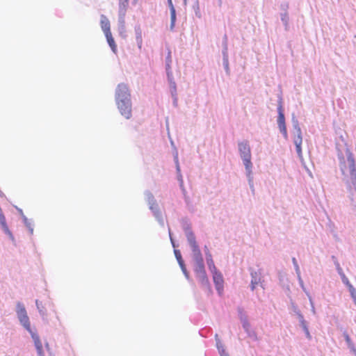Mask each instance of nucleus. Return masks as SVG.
I'll list each match as a JSON object with an SVG mask.
<instances>
[{"label": "nucleus", "instance_id": "obj_6", "mask_svg": "<svg viewBox=\"0 0 356 356\" xmlns=\"http://www.w3.org/2000/svg\"><path fill=\"white\" fill-rule=\"evenodd\" d=\"M146 201L149 205V209L153 213L155 218L161 226H164V220L162 217V214L159 211V205L157 204L154 195L149 192L146 191L145 193Z\"/></svg>", "mask_w": 356, "mask_h": 356}, {"label": "nucleus", "instance_id": "obj_9", "mask_svg": "<svg viewBox=\"0 0 356 356\" xmlns=\"http://www.w3.org/2000/svg\"><path fill=\"white\" fill-rule=\"evenodd\" d=\"M222 64L227 74H229L230 70L229 67V56H228V46H227V36L225 35L222 39Z\"/></svg>", "mask_w": 356, "mask_h": 356}, {"label": "nucleus", "instance_id": "obj_2", "mask_svg": "<svg viewBox=\"0 0 356 356\" xmlns=\"http://www.w3.org/2000/svg\"><path fill=\"white\" fill-rule=\"evenodd\" d=\"M337 157L342 181L350 195L353 196L356 194V163L353 154L345 145L337 147Z\"/></svg>", "mask_w": 356, "mask_h": 356}, {"label": "nucleus", "instance_id": "obj_7", "mask_svg": "<svg viewBox=\"0 0 356 356\" xmlns=\"http://www.w3.org/2000/svg\"><path fill=\"white\" fill-rule=\"evenodd\" d=\"M277 124L278 129L280 133L282 134L284 139H288V132L286 129V125L285 122V116L284 113L282 99H280L278 102L277 105Z\"/></svg>", "mask_w": 356, "mask_h": 356}, {"label": "nucleus", "instance_id": "obj_21", "mask_svg": "<svg viewBox=\"0 0 356 356\" xmlns=\"http://www.w3.org/2000/svg\"><path fill=\"white\" fill-rule=\"evenodd\" d=\"M281 21L283 23L285 30L289 29V17L288 15L287 12H284L280 14Z\"/></svg>", "mask_w": 356, "mask_h": 356}, {"label": "nucleus", "instance_id": "obj_3", "mask_svg": "<svg viewBox=\"0 0 356 356\" xmlns=\"http://www.w3.org/2000/svg\"><path fill=\"white\" fill-rule=\"evenodd\" d=\"M115 102L120 114L126 119H130L132 116V104L130 91L126 84L120 83L117 86Z\"/></svg>", "mask_w": 356, "mask_h": 356}, {"label": "nucleus", "instance_id": "obj_49", "mask_svg": "<svg viewBox=\"0 0 356 356\" xmlns=\"http://www.w3.org/2000/svg\"><path fill=\"white\" fill-rule=\"evenodd\" d=\"M169 236H170V241H171V243H172V246L174 248H175V244L173 238H172L171 232H170V229H169Z\"/></svg>", "mask_w": 356, "mask_h": 356}, {"label": "nucleus", "instance_id": "obj_51", "mask_svg": "<svg viewBox=\"0 0 356 356\" xmlns=\"http://www.w3.org/2000/svg\"><path fill=\"white\" fill-rule=\"evenodd\" d=\"M311 312H312L313 314H316V309L314 305L311 306Z\"/></svg>", "mask_w": 356, "mask_h": 356}, {"label": "nucleus", "instance_id": "obj_31", "mask_svg": "<svg viewBox=\"0 0 356 356\" xmlns=\"http://www.w3.org/2000/svg\"><path fill=\"white\" fill-rule=\"evenodd\" d=\"M207 264L211 274L219 271L216 267L213 260L207 261Z\"/></svg>", "mask_w": 356, "mask_h": 356}, {"label": "nucleus", "instance_id": "obj_47", "mask_svg": "<svg viewBox=\"0 0 356 356\" xmlns=\"http://www.w3.org/2000/svg\"><path fill=\"white\" fill-rule=\"evenodd\" d=\"M306 294L307 295V296H308V298H309V300L310 305H311V306L314 305V302H313V299H312V298L310 296L309 293L308 292H306Z\"/></svg>", "mask_w": 356, "mask_h": 356}, {"label": "nucleus", "instance_id": "obj_14", "mask_svg": "<svg viewBox=\"0 0 356 356\" xmlns=\"http://www.w3.org/2000/svg\"><path fill=\"white\" fill-rule=\"evenodd\" d=\"M293 143L296 146V150L298 154V156L302 163H304V159L302 156V140H293Z\"/></svg>", "mask_w": 356, "mask_h": 356}, {"label": "nucleus", "instance_id": "obj_12", "mask_svg": "<svg viewBox=\"0 0 356 356\" xmlns=\"http://www.w3.org/2000/svg\"><path fill=\"white\" fill-rule=\"evenodd\" d=\"M100 25L104 35H108V33H111L110 22L104 15L100 16Z\"/></svg>", "mask_w": 356, "mask_h": 356}, {"label": "nucleus", "instance_id": "obj_44", "mask_svg": "<svg viewBox=\"0 0 356 356\" xmlns=\"http://www.w3.org/2000/svg\"><path fill=\"white\" fill-rule=\"evenodd\" d=\"M177 179H178V181H179L180 187L183 188L184 181H183V177H182V175L181 173L177 175Z\"/></svg>", "mask_w": 356, "mask_h": 356}, {"label": "nucleus", "instance_id": "obj_18", "mask_svg": "<svg viewBox=\"0 0 356 356\" xmlns=\"http://www.w3.org/2000/svg\"><path fill=\"white\" fill-rule=\"evenodd\" d=\"M136 40L138 47L140 49L143 44L142 32L139 26L135 27Z\"/></svg>", "mask_w": 356, "mask_h": 356}, {"label": "nucleus", "instance_id": "obj_13", "mask_svg": "<svg viewBox=\"0 0 356 356\" xmlns=\"http://www.w3.org/2000/svg\"><path fill=\"white\" fill-rule=\"evenodd\" d=\"M251 275V282H250V289L252 291H254L257 286L259 285L261 282V275L259 273L256 271H252L250 273Z\"/></svg>", "mask_w": 356, "mask_h": 356}, {"label": "nucleus", "instance_id": "obj_1", "mask_svg": "<svg viewBox=\"0 0 356 356\" xmlns=\"http://www.w3.org/2000/svg\"><path fill=\"white\" fill-rule=\"evenodd\" d=\"M182 229L192 252L191 255L194 263L193 268L196 277L203 289L207 291L209 294H211L213 291L206 273L202 254L196 240V236L192 230L191 225L187 220H183Z\"/></svg>", "mask_w": 356, "mask_h": 356}, {"label": "nucleus", "instance_id": "obj_4", "mask_svg": "<svg viewBox=\"0 0 356 356\" xmlns=\"http://www.w3.org/2000/svg\"><path fill=\"white\" fill-rule=\"evenodd\" d=\"M238 150L245 168L248 185L251 191L254 193L253 163L252 162V154L249 142L246 140L238 142Z\"/></svg>", "mask_w": 356, "mask_h": 356}, {"label": "nucleus", "instance_id": "obj_60", "mask_svg": "<svg viewBox=\"0 0 356 356\" xmlns=\"http://www.w3.org/2000/svg\"><path fill=\"white\" fill-rule=\"evenodd\" d=\"M46 347H47V348H49V344H48V343H46Z\"/></svg>", "mask_w": 356, "mask_h": 356}, {"label": "nucleus", "instance_id": "obj_55", "mask_svg": "<svg viewBox=\"0 0 356 356\" xmlns=\"http://www.w3.org/2000/svg\"><path fill=\"white\" fill-rule=\"evenodd\" d=\"M17 210L19 211V213L21 214V216H22V215H24V214L23 213L22 210L21 209H18V208H17Z\"/></svg>", "mask_w": 356, "mask_h": 356}, {"label": "nucleus", "instance_id": "obj_5", "mask_svg": "<svg viewBox=\"0 0 356 356\" xmlns=\"http://www.w3.org/2000/svg\"><path fill=\"white\" fill-rule=\"evenodd\" d=\"M16 314L21 325L29 332H31V322L24 305L21 302L16 304Z\"/></svg>", "mask_w": 356, "mask_h": 356}, {"label": "nucleus", "instance_id": "obj_46", "mask_svg": "<svg viewBox=\"0 0 356 356\" xmlns=\"http://www.w3.org/2000/svg\"><path fill=\"white\" fill-rule=\"evenodd\" d=\"M337 268H340V265L334 256L332 257Z\"/></svg>", "mask_w": 356, "mask_h": 356}, {"label": "nucleus", "instance_id": "obj_40", "mask_svg": "<svg viewBox=\"0 0 356 356\" xmlns=\"http://www.w3.org/2000/svg\"><path fill=\"white\" fill-rule=\"evenodd\" d=\"M297 277H298V282H299V284H300V286H301V288L302 289V290H303L305 293H306V292H307V291H306L305 287L303 280H302V277H301V275H297Z\"/></svg>", "mask_w": 356, "mask_h": 356}, {"label": "nucleus", "instance_id": "obj_33", "mask_svg": "<svg viewBox=\"0 0 356 356\" xmlns=\"http://www.w3.org/2000/svg\"><path fill=\"white\" fill-rule=\"evenodd\" d=\"M246 334L253 341H258V337L254 330H251L249 332H246Z\"/></svg>", "mask_w": 356, "mask_h": 356}, {"label": "nucleus", "instance_id": "obj_26", "mask_svg": "<svg viewBox=\"0 0 356 356\" xmlns=\"http://www.w3.org/2000/svg\"><path fill=\"white\" fill-rule=\"evenodd\" d=\"M35 305H36V307H37L40 314L42 317L46 316V312L44 309V307L42 305V303L38 300H35Z\"/></svg>", "mask_w": 356, "mask_h": 356}, {"label": "nucleus", "instance_id": "obj_56", "mask_svg": "<svg viewBox=\"0 0 356 356\" xmlns=\"http://www.w3.org/2000/svg\"><path fill=\"white\" fill-rule=\"evenodd\" d=\"M351 353L354 354L355 356H356V348H355V350H350Z\"/></svg>", "mask_w": 356, "mask_h": 356}, {"label": "nucleus", "instance_id": "obj_48", "mask_svg": "<svg viewBox=\"0 0 356 356\" xmlns=\"http://www.w3.org/2000/svg\"><path fill=\"white\" fill-rule=\"evenodd\" d=\"M168 6L170 8V10L171 9H175V7L173 6V3H172V0H168Z\"/></svg>", "mask_w": 356, "mask_h": 356}, {"label": "nucleus", "instance_id": "obj_61", "mask_svg": "<svg viewBox=\"0 0 356 356\" xmlns=\"http://www.w3.org/2000/svg\"><path fill=\"white\" fill-rule=\"evenodd\" d=\"M186 1H187V0H184V4H186Z\"/></svg>", "mask_w": 356, "mask_h": 356}, {"label": "nucleus", "instance_id": "obj_50", "mask_svg": "<svg viewBox=\"0 0 356 356\" xmlns=\"http://www.w3.org/2000/svg\"><path fill=\"white\" fill-rule=\"evenodd\" d=\"M173 98V104L175 106H177V95L175 97H172Z\"/></svg>", "mask_w": 356, "mask_h": 356}, {"label": "nucleus", "instance_id": "obj_17", "mask_svg": "<svg viewBox=\"0 0 356 356\" xmlns=\"http://www.w3.org/2000/svg\"><path fill=\"white\" fill-rule=\"evenodd\" d=\"M0 224L2 227V229L4 231V232L6 234H8L12 240H13V236L6 225V218H5L4 215L0 216Z\"/></svg>", "mask_w": 356, "mask_h": 356}, {"label": "nucleus", "instance_id": "obj_25", "mask_svg": "<svg viewBox=\"0 0 356 356\" xmlns=\"http://www.w3.org/2000/svg\"><path fill=\"white\" fill-rule=\"evenodd\" d=\"M174 253L179 266L184 265V261L182 259L180 251L179 250L175 249Z\"/></svg>", "mask_w": 356, "mask_h": 356}, {"label": "nucleus", "instance_id": "obj_45", "mask_svg": "<svg viewBox=\"0 0 356 356\" xmlns=\"http://www.w3.org/2000/svg\"><path fill=\"white\" fill-rule=\"evenodd\" d=\"M36 350H37L38 356H44V353L42 348H41L40 349H36Z\"/></svg>", "mask_w": 356, "mask_h": 356}, {"label": "nucleus", "instance_id": "obj_34", "mask_svg": "<svg viewBox=\"0 0 356 356\" xmlns=\"http://www.w3.org/2000/svg\"><path fill=\"white\" fill-rule=\"evenodd\" d=\"M290 309L296 315L300 312V310L299 309L298 307L294 302L291 303Z\"/></svg>", "mask_w": 356, "mask_h": 356}, {"label": "nucleus", "instance_id": "obj_52", "mask_svg": "<svg viewBox=\"0 0 356 356\" xmlns=\"http://www.w3.org/2000/svg\"><path fill=\"white\" fill-rule=\"evenodd\" d=\"M282 8L286 12V9L288 8V4L282 5Z\"/></svg>", "mask_w": 356, "mask_h": 356}, {"label": "nucleus", "instance_id": "obj_59", "mask_svg": "<svg viewBox=\"0 0 356 356\" xmlns=\"http://www.w3.org/2000/svg\"><path fill=\"white\" fill-rule=\"evenodd\" d=\"M0 196L3 197L4 196V194L0 191Z\"/></svg>", "mask_w": 356, "mask_h": 356}, {"label": "nucleus", "instance_id": "obj_27", "mask_svg": "<svg viewBox=\"0 0 356 356\" xmlns=\"http://www.w3.org/2000/svg\"><path fill=\"white\" fill-rule=\"evenodd\" d=\"M172 62L171 51L169 50L165 58V70L171 69Z\"/></svg>", "mask_w": 356, "mask_h": 356}, {"label": "nucleus", "instance_id": "obj_20", "mask_svg": "<svg viewBox=\"0 0 356 356\" xmlns=\"http://www.w3.org/2000/svg\"><path fill=\"white\" fill-rule=\"evenodd\" d=\"M343 336L345 341L347 343V346L350 349V350H355V346L354 343H353L349 334H348V332L346 331L343 332Z\"/></svg>", "mask_w": 356, "mask_h": 356}, {"label": "nucleus", "instance_id": "obj_32", "mask_svg": "<svg viewBox=\"0 0 356 356\" xmlns=\"http://www.w3.org/2000/svg\"><path fill=\"white\" fill-rule=\"evenodd\" d=\"M241 323L243 328L244 329L245 332H248L250 330H251L250 324L248 321V318L245 320L241 321Z\"/></svg>", "mask_w": 356, "mask_h": 356}, {"label": "nucleus", "instance_id": "obj_23", "mask_svg": "<svg viewBox=\"0 0 356 356\" xmlns=\"http://www.w3.org/2000/svg\"><path fill=\"white\" fill-rule=\"evenodd\" d=\"M22 218L26 227L29 229L30 234H32L33 233V225L32 222L29 220L24 215H22Z\"/></svg>", "mask_w": 356, "mask_h": 356}, {"label": "nucleus", "instance_id": "obj_57", "mask_svg": "<svg viewBox=\"0 0 356 356\" xmlns=\"http://www.w3.org/2000/svg\"><path fill=\"white\" fill-rule=\"evenodd\" d=\"M307 171H308L309 175L311 177H312V172H311L309 170H307Z\"/></svg>", "mask_w": 356, "mask_h": 356}, {"label": "nucleus", "instance_id": "obj_30", "mask_svg": "<svg viewBox=\"0 0 356 356\" xmlns=\"http://www.w3.org/2000/svg\"><path fill=\"white\" fill-rule=\"evenodd\" d=\"M169 87L172 97H175L177 95V86L175 81L169 83Z\"/></svg>", "mask_w": 356, "mask_h": 356}, {"label": "nucleus", "instance_id": "obj_11", "mask_svg": "<svg viewBox=\"0 0 356 356\" xmlns=\"http://www.w3.org/2000/svg\"><path fill=\"white\" fill-rule=\"evenodd\" d=\"M291 121H292L293 127L294 129L293 140H298H298H302L301 128L299 125L298 119L296 118V117L294 115H293V116H292Z\"/></svg>", "mask_w": 356, "mask_h": 356}, {"label": "nucleus", "instance_id": "obj_58", "mask_svg": "<svg viewBox=\"0 0 356 356\" xmlns=\"http://www.w3.org/2000/svg\"><path fill=\"white\" fill-rule=\"evenodd\" d=\"M0 196L3 197L4 196V194L0 191Z\"/></svg>", "mask_w": 356, "mask_h": 356}, {"label": "nucleus", "instance_id": "obj_53", "mask_svg": "<svg viewBox=\"0 0 356 356\" xmlns=\"http://www.w3.org/2000/svg\"><path fill=\"white\" fill-rule=\"evenodd\" d=\"M337 269L338 270L339 273L341 275V276H342V274H343V273H342L341 268H337Z\"/></svg>", "mask_w": 356, "mask_h": 356}, {"label": "nucleus", "instance_id": "obj_41", "mask_svg": "<svg viewBox=\"0 0 356 356\" xmlns=\"http://www.w3.org/2000/svg\"><path fill=\"white\" fill-rule=\"evenodd\" d=\"M175 164H176V170H177V175H178V174L181 173V170H180V166H179V163L177 154L175 156Z\"/></svg>", "mask_w": 356, "mask_h": 356}, {"label": "nucleus", "instance_id": "obj_43", "mask_svg": "<svg viewBox=\"0 0 356 356\" xmlns=\"http://www.w3.org/2000/svg\"><path fill=\"white\" fill-rule=\"evenodd\" d=\"M118 6H129V0H118Z\"/></svg>", "mask_w": 356, "mask_h": 356}, {"label": "nucleus", "instance_id": "obj_62", "mask_svg": "<svg viewBox=\"0 0 356 356\" xmlns=\"http://www.w3.org/2000/svg\"><path fill=\"white\" fill-rule=\"evenodd\" d=\"M220 2L221 1V0H218Z\"/></svg>", "mask_w": 356, "mask_h": 356}, {"label": "nucleus", "instance_id": "obj_28", "mask_svg": "<svg viewBox=\"0 0 356 356\" xmlns=\"http://www.w3.org/2000/svg\"><path fill=\"white\" fill-rule=\"evenodd\" d=\"M341 280L343 283L348 287V291H350V289H355L349 282L348 277L342 274Z\"/></svg>", "mask_w": 356, "mask_h": 356}, {"label": "nucleus", "instance_id": "obj_42", "mask_svg": "<svg viewBox=\"0 0 356 356\" xmlns=\"http://www.w3.org/2000/svg\"><path fill=\"white\" fill-rule=\"evenodd\" d=\"M180 268H181V269L184 276L186 277V278L187 280H189V274H188V272L186 270L185 264L183 265V266H181Z\"/></svg>", "mask_w": 356, "mask_h": 356}, {"label": "nucleus", "instance_id": "obj_24", "mask_svg": "<svg viewBox=\"0 0 356 356\" xmlns=\"http://www.w3.org/2000/svg\"><path fill=\"white\" fill-rule=\"evenodd\" d=\"M237 312H238V316L241 321L248 318V316L243 307H238L237 308Z\"/></svg>", "mask_w": 356, "mask_h": 356}, {"label": "nucleus", "instance_id": "obj_22", "mask_svg": "<svg viewBox=\"0 0 356 356\" xmlns=\"http://www.w3.org/2000/svg\"><path fill=\"white\" fill-rule=\"evenodd\" d=\"M170 29L171 31H173L174 28H175V22H176V10H175V9H171L170 10Z\"/></svg>", "mask_w": 356, "mask_h": 356}, {"label": "nucleus", "instance_id": "obj_8", "mask_svg": "<svg viewBox=\"0 0 356 356\" xmlns=\"http://www.w3.org/2000/svg\"><path fill=\"white\" fill-rule=\"evenodd\" d=\"M127 8V6H118V30L122 38L126 36L125 17Z\"/></svg>", "mask_w": 356, "mask_h": 356}, {"label": "nucleus", "instance_id": "obj_10", "mask_svg": "<svg viewBox=\"0 0 356 356\" xmlns=\"http://www.w3.org/2000/svg\"><path fill=\"white\" fill-rule=\"evenodd\" d=\"M213 281L216 289L219 296H222L224 291V279L222 274L220 271L212 273Z\"/></svg>", "mask_w": 356, "mask_h": 356}, {"label": "nucleus", "instance_id": "obj_38", "mask_svg": "<svg viewBox=\"0 0 356 356\" xmlns=\"http://www.w3.org/2000/svg\"><path fill=\"white\" fill-rule=\"evenodd\" d=\"M204 248H205L206 261H208L213 260L212 255H211V252H209V250H208L207 247L205 246Z\"/></svg>", "mask_w": 356, "mask_h": 356}, {"label": "nucleus", "instance_id": "obj_54", "mask_svg": "<svg viewBox=\"0 0 356 356\" xmlns=\"http://www.w3.org/2000/svg\"><path fill=\"white\" fill-rule=\"evenodd\" d=\"M337 269L338 270L339 273L341 275V276H342V274H343V273H342L341 268H337Z\"/></svg>", "mask_w": 356, "mask_h": 356}, {"label": "nucleus", "instance_id": "obj_39", "mask_svg": "<svg viewBox=\"0 0 356 356\" xmlns=\"http://www.w3.org/2000/svg\"><path fill=\"white\" fill-rule=\"evenodd\" d=\"M350 296L356 306V289H350Z\"/></svg>", "mask_w": 356, "mask_h": 356}, {"label": "nucleus", "instance_id": "obj_16", "mask_svg": "<svg viewBox=\"0 0 356 356\" xmlns=\"http://www.w3.org/2000/svg\"><path fill=\"white\" fill-rule=\"evenodd\" d=\"M215 339L216 341V347L218 348V353L220 356H229V354L225 351L224 346L218 338V335L216 334L215 335Z\"/></svg>", "mask_w": 356, "mask_h": 356}, {"label": "nucleus", "instance_id": "obj_29", "mask_svg": "<svg viewBox=\"0 0 356 356\" xmlns=\"http://www.w3.org/2000/svg\"><path fill=\"white\" fill-rule=\"evenodd\" d=\"M301 328L305 332V337L307 339L311 340L312 339V335L309 332V327H308V323L306 324H304L302 325H300Z\"/></svg>", "mask_w": 356, "mask_h": 356}, {"label": "nucleus", "instance_id": "obj_36", "mask_svg": "<svg viewBox=\"0 0 356 356\" xmlns=\"http://www.w3.org/2000/svg\"><path fill=\"white\" fill-rule=\"evenodd\" d=\"M296 316H297V318L298 319V321H299V323H300V326L304 324L307 323V322L305 321V319L302 314L301 313V312L300 313H298Z\"/></svg>", "mask_w": 356, "mask_h": 356}, {"label": "nucleus", "instance_id": "obj_15", "mask_svg": "<svg viewBox=\"0 0 356 356\" xmlns=\"http://www.w3.org/2000/svg\"><path fill=\"white\" fill-rule=\"evenodd\" d=\"M105 37L106 38V41L109 45V47H111L112 51L114 54H117V51H118L117 45L115 42L114 38H113L112 33H108V35H105Z\"/></svg>", "mask_w": 356, "mask_h": 356}, {"label": "nucleus", "instance_id": "obj_19", "mask_svg": "<svg viewBox=\"0 0 356 356\" xmlns=\"http://www.w3.org/2000/svg\"><path fill=\"white\" fill-rule=\"evenodd\" d=\"M29 333L31 336V338L33 339V340L34 341V345H35V349H40V348H42V342L40 339L38 334L37 333L34 332L33 331H31V332H29Z\"/></svg>", "mask_w": 356, "mask_h": 356}, {"label": "nucleus", "instance_id": "obj_35", "mask_svg": "<svg viewBox=\"0 0 356 356\" xmlns=\"http://www.w3.org/2000/svg\"><path fill=\"white\" fill-rule=\"evenodd\" d=\"M165 71H166V74H167V78H168V83L172 82V81H175L174 77H173V74H172V69L165 70Z\"/></svg>", "mask_w": 356, "mask_h": 356}, {"label": "nucleus", "instance_id": "obj_37", "mask_svg": "<svg viewBox=\"0 0 356 356\" xmlns=\"http://www.w3.org/2000/svg\"><path fill=\"white\" fill-rule=\"evenodd\" d=\"M292 262H293V266H294V268H295V270H296V275H300V268H299V266H298V264L296 259V258H293L292 259Z\"/></svg>", "mask_w": 356, "mask_h": 356}]
</instances>
